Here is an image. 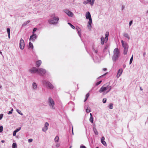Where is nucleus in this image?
I'll list each match as a JSON object with an SVG mask.
<instances>
[{
    "label": "nucleus",
    "instance_id": "obj_7",
    "mask_svg": "<svg viewBox=\"0 0 148 148\" xmlns=\"http://www.w3.org/2000/svg\"><path fill=\"white\" fill-rule=\"evenodd\" d=\"M25 47V43L24 40L21 39L20 42V48L21 49H23Z\"/></svg>",
    "mask_w": 148,
    "mask_h": 148
},
{
    "label": "nucleus",
    "instance_id": "obj_22",
    "mask_svg": "<svg viewBox=\"0 0 148 148\" xmlns=\"http://www.w3.org/2000/svg\"><path fill=\"white\" fill-rule=\"evenodd\" d=\"M29 48H31L32 49L33 48V44L31 42H29Z\"/></svg>",
    "mask_w": 148,
    "mask_h": 148
},
{
    "label": "nucleus",
    "instance_id": "obj_49",
    "mask_svg": "<svg viewBox=\"0 0 148 148\" xmlns=\"http://www.w3.org/2000/svg\"><path fill=\"white\" fill-rule=\"evenodd\" d=\"M132 23V21H131L129 23L130 26Z\"/></svg>",
    "mask_w": 148,
    "mask_h": 148
},
{
    "label": "nucleus",
    "instance_id": "obj_51",
    "mask_svg": "<svg viewBox=\"0 0 148 148\" xmlns=\"http://www.w3.org/2000/svg\"><path fill=\"white\" fill-rule=\"evenodd\" d=\"M56 146L57 147H58L60 146V144H58L56 145Z\"/></svg>",
    "mask_w": 148,
    "mask_h": 148
},
{
    "label": "nucleus",
    "instance_id": "obj_34",
    "mask_svg": "<svg viewBox=\"0 0 148 148\" xmlns=\"http://www.w3.org/2000/svg\"><path fill=\"white\" fill-rule=\"evenodd\" d=\"M89 2H88V0H86V1H84V2H83V3L84 4H87Z\"/></svg>",
    "mask_w": 148,
    "mask_h": 148
},
{
    "label": "nucleus",
    "instance_id": "obj_21",
    "mask_svg": "<svg viewBox=\"0 0 148 148\" xmlns=\"http://www.w3.org/2000/svg\"><path fill=\"white\" fill-rule=\"evenodd\" d=\"M128 48L124 49L123 53L124 55L127 54L128 51Z\"/></svg>",
    "mask_w": 148,
    "mask_h": 148
},
{
    "label": "nucleus",
    "instance_id": "obj_57",
    "mask_svg": "<svg viewBox=\"0 0 148 148\" xmlns=\"http://www.w3.org/2000/svg\"><path fill=\"white\" fill-rule=\"evenodd\" d=\"M29 22H30V21H27V23H29Z\"/></svg>",
    "mask_w": 148,
    "mask_h": 148
},
{
    "label": "nucleus",
    "instance_id": "obj_43",
    "mask_svg": "<svg viewBox=\"0 0 148 148\" xmlns=\"http://www.w3.org/2000/svg\"><path fill=\"white\" fill-rule=\"evenodd\" d=\"M105 138L104 137H102L101 139V142H103V141H104Z\"/></svg>",
    "mask_w": 148,
    "mask_h": 148
},
{
    "label": "nucleus",
    "instance_id": "obj_24",
    "mask_svg": "<svg viewBox=\"0 0 148 148\" xmlns=\"http://www.w3.org/2000/svg\"><path fill=\"white\" fill-rule=\"evenodd\" d=\"M12 148H17V145L15 143H13L12 145Z\"/></svg>",
    "mask_w": 148,
    "mask_h": 148
},
{
    "label": "nucleus",
    "instance_id": "obj_39",
    "mask_svg": "<svg viewBox=\"0 0 148 148\" xmlns=\"http://www.w3.org/2000/svg\"><path fill=\"white\" fill-rule=\"evenodd\" d=\"M17 112L19 113V114H20L21 115H23V114L22 113H21V111H20L19 110H17Z\"/></svg>",
    "mask_w": 148,
    "mask_h": 148
},
{
    "label": "nucleus",
    "instance_id": "obj_37",
    "mask_svg": "<svg viewBox=\"0 0 148 148\" xmlns=\"http://www.w3.org/2000/svg\"><path fill=\"white\" fill-rule=\"evenodd\" d=\"M107 99L106 98H104L103 100V102L104 103H105L106 102Z\"/></svg>",
    "mask_w": 148,
    "mask_h": 148
},
{
    "label": "nucleus",
    "instance_id": "obj_27",
    "mask_svg": "<svg viewBox=\"0 0 148 148\" xmlns=\"http://www.w3.org/2000/svg\"><path fill=\"white\" fill-rule=\"evenodd\" d=\"M93 130H94L95 133L97 135L98 134V133L97 130L95 128H93Z\"/></svg>",
    "mask_w": 148,
    "mask_h": 148
},
{
    "label": "nucleus",
    "instance_id": "obj_41",
    "mask_svg": "<svg viewBox=\"0 0 148 148\" xmlns=\"http://www.w3.org/2000/svg\"><path fill=\"white\" fill-rule=\"evenodd\" d=\"M37 29V28H34L33 31V33H34L35 32L36 30Z\"/></svg>",
    "mask_w": 148,
    "mask_h": 148
},
{
    "label": "nucleus",
    "instance_id": "obj_23",
    "mask_svg": "<svg viewBox=\"0 0 148 148\" xmlns=\"http://www.w3.org/2000/svg\"><path fill=\"white\" fill-rule=\"evenodd\" d=\"M33 87L34 89H36L37 88V85L36 83H33Z\"/></svg>",
    "mask_w": 148,
    "mask_h": 148
},
{
    "label": "nucleus",
    "instance_id": "obj_5",
    "mask_svg": "<svg viewBox=\"0 0 148 148\" xmlns=\"http://www.w3.org/2000/svg\"><path fill=\"white\" fill-rule=\"evenodd\" d=\"M43 84L48 86L49 88L53 89V86L49 82L44 80L43 81Z\"/></svg>",
    "mask_w": 148,
    "mask_h": 148
},
{
    "label": "nucleus",
    "instance_id": "obj_19",
    "mask_svg": "<svg viewBox=\"0 0 148 148\" xmlns=\"http://www.w3.org/2000/svg\"><path fill=\"white\" fill-rule=\"evenodd\" d=\"M88 2L91 5H92L94 4V1L95 0H88Z\"/></svg>",
    "mask_w": 148,
    "mask_h": 148
},
{
    "label": "nucleus",
    "instance_id": "obj_10",
    "mask_svg": "<svg viewBox=\"0 0 148 148\" xmlns=\"http://www.w3.org/2000/svg\"><path fill=\"white\" fill-rule=\"evenodd\" d=\"M49 124L48 123L46 122L45 124L44 127L42 128V130L44 132H46L48 129V127L49 126Z\"/></svg>",
    "mask_w": 148,
    "mask_h": 148
},
{
    "label": "nucleus",
    "instance_id": "obj_47",
    "mask_svg": "<svg viewBox=\"0 0 148 148\" xmlns=\"http://www.w3.org/2000/svg\"><path fill=\"white\" fill-rule=\"evenodd\" d=\"M86 110L87 112L89 113L90 112V110L88 109H86Z\"/></svg>",
    "mask_w": 148,
    "mask_h": 148
},
{
    "label": "nucleus",
    "instance_id": "obj_45",
    "mask_svg": "<svg viewBox=\"0 0 148 148\" xmlns=\"http://www.w3.org/2000/svg\"><path fill=\"white\" fill-rule=\"evenodd\" d=\"M33 140L32 139H29L28 140V142L29 143H31L32 141Z\"/></svg>",
    "mask_w": 148,
    "mask_h": 148
},
{
    "label": "nucleus",
    "instance_id": "obj_13",
    "mask_svg": "<svg viewBox=\"0 0 148 148\" xmlns=\"http://www.w3.org/2000/svg\"><path fill=\"white\" fill-rule=\"evenodd\" d=\"M36 38V34H33L30 36L29 40H32V41H34Z\"/></svg>",
    "mask_w": 148,
    "mask_h": 148
},
{
    "label": "nucleus",
    "instance_id": "obj_60",
    "mask_svg": "<svg viewBox=\"0 0 148 148\" xmlns=\"http://www.w3.org/2000/svg\"><path fill=\"white\" fill-rule=\"evenodd\" d=\"M72 147V146H70V148H71Z\"/></svg>",
    "mask_w": 148,
    "mask_h": 148
},
{
    "label": "nucleus",
    "instance_id": "obj_8",
    "mask_svg": "<svg viewBox=\"0 0 148 148\" xmlns=\"http://www.w3.org/2000/svg\"><path fill=\"white\" fill-rule=\"evenodd\" d=\"M38 69L36 67H33L29 70V71L31 73H34L38 72Z\"/></svg>",
    "mask_w": 148,
    "mask_h": 148
},
{
    "label": "nucleus",
    "instance_id": "obj_35",
    "mask_svg": "<svg viewBox=\"0 0 148 148\" xmlns=\"http://www.w3.org/2000/svg\"><path fill=\"white\" fill-rule=\"evenodd\" d=\"M8 34H10V30L9 28H8L7 29Z\"/></svg>",
    "mask_w": 148,
    "mask_h": 148
},
{
    "label": "nucleus",
    "instance_id": "obj_54",
    "mask_svg": "<svg viewBox=\"0 0 148 148\" xmlns=\"http://www.w3.org/2000/svg\"><path fill=\"white\" fill-rule=\"evenodd\" d=\"M1 142L2 143H4L5 142V141L4 140H2L1 141Z\"/></svg>",
    "mask_w": 148,
    "mask_h": 148
},
{
    "label": "nucleus",
    "instance_id": "obj_25",
    "mask_svg": "<svg viewBox=\"0 0 148 148\" xmlns=\"http://www.w3.org/2000/svg\"><path fill=\"white\" fill-rule=\"evenodd\" d=\"M124 36L125 37L127 38L129 40L130 39V37L127 34V33L124 34Z\"/></svg>",
    "mask_w": 148,
    "mask_h": 148
},
{
    "label": "nucleus",
    "instance_id": "obj_6",
    "mask_svg": "<svg viewBox=\"0 0 148 148\" xmlns=\"http://www.w3.org/2000/svg\"><path fill=\"white\" fill-rule=\"evenodd\" d=\"M46 71L43 69H38L37 74L40 75H43L46 73Z\"/></svg>",
    "mask_w": 148,
    "mask_h": 148
},
{
    "label": "nucleus",
    "instance_id": "obj_58",
    "mask_svg": "<svg viewBox=\"0 0 148 148\" xmlns=\"http://www.w3.org/2000/svg\"><path fill=\"white\" fill-rule=\"evenodd\" d=\"M140 90H142V89L141 88V87L140 88Z\"/></svg>",
    "mask_w": 148,
    "mask_h": 148
},
{
    "label": "nucleus",
    "instance_id": "obj_31",
    "mask_svg": "<svg viewBox=\"0 0 148 148\" xmlns=\"http://www.w3.org/2000/svg\"><path fill=\"white\" fill-rule=\"evenodd\" d=\"M133 56L132 55L130 60V64H131L132 63V61H133Z\"/></svg>",
    "mask_w": 148,
    "mask_h": 148
},
{
    "label": "nucleus",
    "instance_id": "obj_62",
    "mask_svg": "<svg viewBox=\"0 0 148 148\" xmlns=\"http://www.w3.org/2000/svg\"><path fill=\"white\" fill-rule=\"evenodd\" d=\"M2 52H0V53L1 54H2Z\"/></svg>",
    "mask_w": 148,
    "mask_h": 148
},
{
    "label": "nucleus",
    "instance_id": "obj_4",
    "mask_svg": "<svg viewBox=\"0 0 148 148\" xmlns=\"http://www.w3.org/2000/svg\"><path fill=\"white\" fill-rule=\"evenodd\" d=\"M49 106L52 109H55V108L54 106L55 105V102L52 99V98L49 97Z\"/></svg>",
    "mask_w": 148,
    "mask_h": 148
},
{
    "label": "nucleus",
    "instance_id": "obj_61",
    "mask_svg": "<svg viewBox=\"0 0 148 148\" xmlns=\"http://www.w3.org/2000/svg\"><path fill=\"white\" fill-rule=\"evenodd\" d=\"M1 88V86L0 85V88Z\"/></svg>",
    "mask_w": 148,
    "mask_h": 148
},
{
    "label": "nucleus",
    "instance_id": "obj_16",
    "mask_svg": "<svg viewBox=\"0 0 148 148\" xmlns=\"http://www.w3.org/2000/svg\"><path fill=\"white\" fill-rule=\"evenodd\" d=\"M41 64V61L40 60H38L36 62V67H38L40 66Z\"/></svg>",
    "mask_w": 148,
    "mask_h": 148
},
{
    "label": "nucleus",
    "instance_id": "obj_40",
    "mask_svg": "<svg viewBox=\"0 0 148 148\" xmlns=\"http://www.w3.org/2000/svg\"><path fill=\"white\" fill-rule=\"evenodd\" d=\"M13 111V109L12 108V109L8 113V114H10L12 113V112Z\"/></svg>",
    "mask_w": 148,
    "mask_h": 148
},
{
    "label": "nucleus",
    "instance_id": "obj_55",
    "mask_svg": "<svg viewBox=\"0 0 148 148\" xmlns=\"http://www.w3.org/2000/svg\"><path fill=\"white\" fill-rule=\"evenodd\" d=\"M90 117H91V116L92 117H93L92 115V114L91 113H90Z\"/></svg>",
    "mask_w": 148,
    "mask_h": 148
},
{
    "label": "nucleus",
    "instance_id": "obj_59",
    "mask_svg": "<svg viewBox=\"0 0 148 148\" xmlns=\"http://www.w3.org/2000/svg\"><path fill=\"white\" fill-rule=\"evenodd\" d=\"M72 147V146H70V148H71Z\"/></svg>",
    "mask_w": 148,
    "mask_h": 148
},
{
    "label": "nucleus",
    "instance_id": "obj_50",
    "mask_svg": "<svg viewBox=\"0 0 148 148\" xmlns=\"http://www.w3.org/2000/svg\"><path fill=\"white\" fill-rule=\"evenodd\" d=\"M107 70V69L106 68H104L103 69V70L104 71H106Z\"/></svg>",
    "mask_w": 148,
    "mask_h": 148
},
{
    "label": "nucleus",
    "instance_id": "obj_42",
    "mask_svg": "<svg viewBox=\"0 0 148 148\" xmlns=\"http://www.w3.org/2000/svg\"><path fill=\"white\" fill-rule=\"evenodd\" d=\"M21 129V128H19L15 130V131L16 132H18Z\"/></svg>",
    "mask_w": 148,
    "mask_h": 148
},
{
    "label": "nucleus",
    "instance_id": "obj_28",
    "mask_svg": "<svg viewBox=\"0 0 148 148\" xmlns=\"http://www.w3.org/2000/svg\"><path fill=\"white\" fill-rule=\"evenodd\" d=\"M68 24L69 25L71 26V28H72L73 29H75V27H74L73 25H72L71 23H68Z\"/></svg>",
    "mask_w": 148,
    "mask_h": 148
},
{
    "label": "nucleus",
    "instance_id": "obj_48",
    "mask_svg": "<svg viewBox=\"0 0 148 148\" xmlns=\"http://www.w3.org/2000/svg\"><path fill=\"white\" fill-rule=\"evenodd\" d=\"M80 148H86V147L84 146H81L80 147Z\"/></svg>",
    "mask_w": 148,
    "mask_h": 148
},
{
    "label": "nucleus",
    "instance_id": "obj_3",
    "mask_svg": "<svg viewBox=\"0 0 148 148\" xmlns=\"http://www.w3.org/2000/svg\"><path fill=\"white\" fill-rule=\"evenodd\" d=\"M119 51L118 48H115L114 51V55L113 56L112 59L113 61H115L117 60L119 57Z\"/></svg>",
    "mask_w": 148,
    "mask_h": 148
},
{
    "label": "nucleus",
    "instance_id": "obj_36",
    "mask_svg": "<svg viewBox=\"0 0 148 148\" xmlns=\"http://www.w3.org/2000/svg\"><path fill=\"white\" fill-rule=\"evenodd\" d=\"M102 81H100L97 82L96 83V85L97 86L99 84H101V82Z\"/></svg>",
    "mask_w": 148,
    "mask_h": 148
},
{
    "label": "nucleus",
    "instance_id": "obj_20",
    "mask_svg": "<svg viewBox=\"0 0 148 148\" xmlns=\"http://www.w3.org/2000/svg\"><path fill=\"white\" fill-rule=\"evenodd\" d=\"M59 139V138L58 136H57L55 137L54 139V140L55 142H58Z\"/></svg>",
    "mask_w": 148,
    "mask_h": 148
},
{
    "label": "nucleus",
    "instance_id": "obj_53",
    "mask_svg": "<svg viewBox=\"0 0 148 148\" xmlns=\"http://www.w3.org/2000/svg\"><path fill=\"white\" fill-rule=\"evenodd\" d=\"M8 38H10V34H8Z\"/></svg>",
    "mask_w": 148,
    "mask_h": 148
},
{
    "label": "nucleus",
    "instance_id": "obj_38",
    "mask_svg": "<svg viewBox=\"0 0 148 148\" xmlns=\"http://www.w3.org/2000/svg\"><path fill=\"white\" fill-rule=\"evenodd\" d=\"M101 143L105 146L106 145V143L105 141H103V142H101Z\"/></svg>",
    "mask_w": 148,
    "mask_h": 148
},
{
    "label": "nucleus",
    "instance_id": "obj_2",
    "mask_svg": "<svg viewBox=\"0 0 148 148\" xmlns=\"http://www.w3.org/2000/svg\"><path fill=\"white\" fill-rule=\"evenodd\" d=\"M55 13H53L51 14L50 16L51 18L49 19L48 21V23L51 24H56L59 20V18L58 17H56Z\"/></svg>",
    "mask_w": 148,
    "mask_h": 148
},
{
    "label": "nucleus",
    "instance_id": "obj_9",
    "mask_svg": "<svg viewBox=\"0 0 148 148\" xmlns=\"http://www.w3.org/2000/svg\"><path fill=\"white\" fill-rule=\"evenodd\" d=\"M64 12L68 16H73V13L70 11L67 10H65Z\"/></svg>",
    "mask_w": 148,
    "mask_h": 148
},
{
    "label": "nucleus",
    "instance_id": "obj_56",
    "mask_svg": "<svg viewBox=\"0 0 148 148\" xmlns=\"http://www.w3.org/2000/svg\"><path fill=\"white\" fill-rule=\"evenodd\" d=\"M125 66H126L125 65H123V67H125Z\"/></svg>",
    "mask_w": 148,
    "mask_h": 148
},
{
    "label": "nucleus",
    "instance_id": "obj_30",
    "mask_svg": "<svg viewBox=\"0 0 148 148\" xmlns=\"http://www.w3.org/2000/svg\"><path fill=\"white\" fill-rule=\"evenodd\" d=\"M89 120L92 123L93 121V117H90Z\"/></svg>",
    "mask_w": 148,
    "mask_h": 148
},
{
    "label": "nucleus",
    "instance_id": "obj_14",
    "mask_svg": "<svg viewBox=\"0 0 148 148\" xmlns=\"http://www.w3.org/2000/svg\"><path fill=\"white\" fill-rule=\"evenodd\" d=\"M86 18L87 19H90L92 18L90 13L89 12H86Z\"/></svg>",
    "mask_w": 148,
    "mask_h": 148
},
{
    "label": "nucleus",
    "instance_id": "obj_52",
    "mask_svg": "<svg viewBox=\"0 0 148 148\" xmlns=\"http://www.w3.org/2000/svg\"><path fill=\"white\" fill-rule=\"evenodd\" d=\"M72 133L73 135V127H72Z\"/></svg>",
    "mask_w": 148,
    "mask_h": 148
},
{
    "label": "nucleus",
    "instance_id": "obj_33",
    "mask_svg": "<svg viewBox=\"0 0 148 148\" xmlns=\"http://www.w3.org/2000/svg\"><path fill=\"white\" fill-rule=\"evenodd\" d=\"M3 130V127L2 126H0V132L1 133L2 132Z\"/></svg>",
    "mask_w": 148,
    "mask_h": 148
},
{
    "label": "nucleus",
    "instance_id": "obj_29",
    "mask_svg": "<svg viewBox=\"0 0 148 148\" xmlns=\"http://www.w3.org/2000/svg\"><path fill=\"white\" fill-rule=\"evenodd\" d=\"M76 29L77 30L78 32V34H79V35H80V32H81V31L80 29L78 27H77Z\"/></svg>",
    "mask_w": 148,
    "mask_h": 148
},
{
    "label": "nucleus",
    "instance_id": "obj_46",
    "mask_svg": "<svg viewBox=\"0 0 148 148\" xmlns=\"http://www.w3.org/2000/svg\"><path fill=\"white\" fill-rule=\"evenodd\" d=\"M3 116V114H0V120H1L2 119Z\"/></svg>",
    "mask_w": 148,
    "mask_h": 148
},
{
    "label": "nucleus",
    "instance_id": "obj_32",
    "mask_svg": "<svg viewBox=\"0 0 148 148\" xmlns=\"http://www.w3.org/2000/svg\"><path fill=\"white\" fill-rule=\"evenodd\" d=\"M109 108L110 109H112L113 108V104L112 103L110 104L109 106Z\"/></svg>",
    "mask_w": 148,
    "mask_h": 148
},
{
    "label": "nucleus",
    "instance_id": "obj_15",
    "mask_svg": "<svg viewBox=\"0 0 148 148\" xmlns=\"http://www.w3.org/2000/svg\"><path fill=\"white\" fill-rule=\"evenodd\" d=\"M109 35V33L108 32H106V37L105 38V40L106 41L105 42V43L106 42H107V41L108 39V37Z\"/></svg>",
    "mask_w": 148,
    "mask_h": 148
},
{
    "label": "nucleus",
    "instance_id": "obj_12",
    "mask_svg": "<svg viewBox=\"0 0 148 148\" xmlns=\"http://www.w3.org/2000/svg\"><path fill=\"white\" fill-rule=\"evenodd\" d=\"M121 42L122 46L124 48V49L128 48V46L126 43L123 40L121 41Z\"/></svg>",
    "mask_w": 148,
    "mask_h": 148
},
{
    "label": "nucleus",
    "instance_id": "obj_17",
    "mask_svg": "<svg viewBox=\"0 0 148 148\" xmlns=\"http://www.w3.org/2000/svg\"><path fill=\"white\" fill-rule=\"evenodd\" d=\"M89 20V21L88 23V25H87V26L89 28H90L91 27V25L92 23V18H90V19Z\"/></svg>",
    "mask_w": 148,
    "mask_h": 148
},
{
    "label": "nucleus",
    "instance_id": "obj_44",
    "mask_svg": "<svg viewBox=\"0 0 148 148\" xmlns=\"http://www.w3.org/2000/svg\"><path fill=\"white\" fill-rule=\"evenodd\" d=\"M16 133H17L15 131V130L13 132V136H15L16 135Z\"/></svg>",
    "mask_w": 148,
    "mask_h": 148
},
{
    "label": "nucleus",
    "instance_id": "obj_63",
    "mask_svg": "<svg viewBox=\"0 0 148 148\" xmlns=\"http://www.w3.org/2000/svg\"><path fill=\"white\" fill-rule=\"evenodd\" d=\"M96 148H99V147H96Z\"/></svg>",
    "mask_w": 148,
    "mask_h": 148
},
{
    "label": "nucleus",
    "instance_id": "obj_11",
    "mask_svg": "<svg viewBox=\"0 0 148 148\" xmlns=\"http://www.w3.org/2000/svg\"><path fill=\"white\" fill-rule=\"evenodd\" d=\"M123 69H120L118 71L116 77L117 78H119L123 72Z\"/></svg>",
    "mask_w": 148,
    "mask_h": 148
},
{
    "label": "nucleus",
    "instance_id": "obj_26",
    "mask_svg": "<svg viewBox=\"0 0 148 148\" xmlns=\"http://www.w3.org/2000/svg\"><path fill=\"white\" fill-rule=\"evenodd\" d=\"M89 95H90V94H89V93H87L86 95V99H85V100L84 101V102L86 101V100L88 98V97L89 96Z\"/></svg>",
    "mask_w": 148,
    "mask_h": 148
},
{
    "label": "nucleus",
    "instance_id": "obj_18",
    "mask_svg": "<svg viewBox=\"0 0 148 148\" xmlns=\"http://www.w3.org/2000/svg\"><path fill=\"white\" fill-rule=\"evenodd\" d=\"M106 42V41H105V38L103 37H101V45H103L104 42Z\"/></svg>",
    "mask_w": 148,
    "mask_h": 148
},
{
    "label": "nucleus",
    "instance_id": "obj_1",
    "mask_svg": "<svg viewBox=\"0 0 148 148\" xmlns=\"http://www.w3.org/2000/svg\"><path fill=\"white\" fill-rule=\"evenodd\" d=\"M112 88L111 86H110L109 83H106L104 84L103 86L100 88L99 90L100 93L106 91V93H108L110 90Z\"/></svg>",
    "mask_w": 148,
    "mask_h": 148
}]
</instances>
